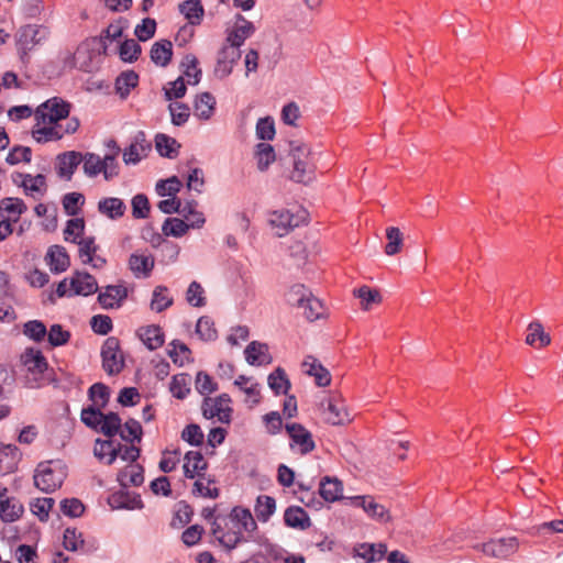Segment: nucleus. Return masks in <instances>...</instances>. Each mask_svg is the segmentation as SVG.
<instances>
[{"label":"nucleus","mask_w":563,"mask_h":563,"mask_svg":"<svg viewBox=\"0 0 563 563\" xmlns=\"http://www.w3.org/2000/svg\"><path fill=\"white\" fill-rule=\"evenodd\" d=\"M257 529V523L250 509L235 506L228 515L219 514L212 522L210 534L227 551L231 552Z\"/></svg>","instance_id":"1"},{"label":"nucleus","mask_w":563,"mask_h":563,"mask_svg":"<svg viewBox=\"0 0 563 563\" xmlns=\"http://www.w3.org/2000/svg\"><path fill=\"white\" fill-rule=\"evenodd\" d=\"M290 156L292 170L290 179L307 185L314 180L317 169V153L312 152L307 144H290Z\"/></svg>","instance_id":"2"},{"label":"nucleus","mask_w":563,"mask_h":563,"mask_svg":"<svg viewBox=\"0 0 563 563\" xmlns=\"http://www.w3.org/2000/svg\"><path fill=\"white\" fill-rule=\"evenodd\" d=\"M70 108L71 104L59 97H53L46 100L35 110L34 115L37 125L56 124L58 121L67 119Z\"/></svg>","instance_id":"3"},{"label":"nucleus","mask_w":563,"mask_h":563,"mask_svg":"<svg viewBox=\"0 0 563 563\" xmlns=\"http://www.w3.org/2000/svg\"><path fill=\"white\" fill-rule=\"evenodd\" d=\"M102 367L109 375L119 374L124 366L123 355L120 350V341L115 336H109L101 347Z\"/></svg>","instance_id":"4"},{"label":"nucleus","mask_w":563,"mask_h":563,"mask_svg":"<svg viewBox=\"0 0 563 563\" xmlns=\"http://www.w3.org/2000/svg\"><path fill=\"white\" fill-rule=\"evenodd\" d=\"M65 474L62 470H54L51 463H41L34 475V484L38 489L52 493L62 486Z\"/></svg>","instance_id":"5"},{"label":"nucleus","mask_w":563,"mask_h":563,"mask_svg":"<svg viewBox=\"0 0 563 563\" xmlns=\"http://www.w3.org/2000/svg\"><path fill=\"white\" fill-rule=\"evenodd\" d=\"M519 542L517 538L493 539L481 545L482 552L490 558L507 559L518 550Z\"/></svg>","instance_id":"6"},{"label":"nucleus","mask_w":563,"mask_h":563,"mask_svg":"<svg viewBox=\"0 0 563 563\" xmlns=\"http://www.w3.org/2000/svg\"><path fill=\"white\" fill-rule=\"evenodd\" d=\"M285 429L291 440L290 446H299V452L306 455L316 449L311 432L300 423H287Z\"/></svg>","instance_id":"7"},{"label":"nucleus","mask_w":563,"mask_h":563,"mask_svg":"<svg viewBox=\"0 0 563 563\" xmlns=\"http://www.w3.org/2000/svg\"><path fill=\"white\" fill-rule=\"evenodd\" d=\"M70 296H89L98 290L96 278L87 273L76 271L69 279Z\"/></svg>","instance_id":"8"},{"label":"nucleus","mask_w":563,"mask_h":563,"mask_svg":"<svg viewBox=\"0 0 563 563\" xmlns=\"http://www.w3.org/2000/svg\"><path fill=\"white\" fill-rule=\"evenodd\" d=\"M152 144L146 141V135L143 131H139L133 142L123 151V161L126 165L137 164L142 157H145L151 151Z\"/></svg>","instance_id":"9"},{"label":"nucleus","mask_w":563,"mask_h":563,"mask_svg":"<svg viewBox=\"0 0 563 563\" xmlns=\"http://www.w3.org/2000/svg\"><path fill=\"white\" fill-rule=\"evenodd\" d=\"M322 415L325 422L332 426H341L350 421L349 412L335 398L329 397L321 402Z\"/></svg>","instance_id":"10"},{"label":"nucleus","mask_w":563,"mask_h":563,"mask_svg":"<svg viewBox=\"0 0 563 563\" xmlns=\"http://www.w3.org/2000/svg\"><path fill=\"white\" fill-rule=\"evenodd\" d=\"M129 290L124 285H108L98 295V302L103 309L120 308L128 298Z\"/></svg>","instance_id":"11"},{"label":"nucleus","mask_w":563,"mask_h":563,"mask_svg":"<svg viewBox=\"0 0 563 563\" xmlns=\"http://www.w3.org/2000/svg\"><path fill=\"white\" fill-rule=\"evenodd\" d=\"M82 162V154L77 151H68L57 155L56 172L60 178L70 180L75 170Z\"/></svg>","instance_id":"12"},{"label":"nucleus","mask_w":563,"mask_h":563,"mask_svg":"<svg viewBox=\"0 0 563 563\" xmlns=\"http://www.w3.org/2000/svg\"><path fill=\"white\" fill-rule=\"evenodd\" d=\"M8 489L0 487V518L3 522H14L21 518L24 508L14 497L7 496Z\"/></svg>","instance_id":"13"},{"label":"nucleus","mask_w":563,"mask_h":563,"mask_svg":"<svg viewBox=\"0 0 563 563\" xmlns=\"http://www.w3.org/2000/svg\"><path fill=\"white\" fill-rule=\"evenodd\" d=\"M109 505L114 509H141L143 501L136 493H131L126 488L114 492L109 497Z\"/></svg>","instance_id":"14"},{"label":"nucleus","mask_w":563,"mask_h":563,"mask_svg":"<svg viewBox=\"0 0 563 563\" xmlns=\"http://www.w3.org/2000/svg\"><path fill=\"white\" fill-rule=\"evenodd\" d=\"M255 32L254 24L246 20L242 14H236V22L232 31L227 36V43L241 47L246 38Z\"/></svg>","instance_id":"15"},{"label":"nucleus","mask_w":563,"mask_h":563,"mask_svg":"<svg viewBox=\"0 0 563 563\" xmlns=\"http://www.w3.org/2000/svg\"><path fill=\"white\" fill-rule=\"evenodd\" d=\"M201 411L206 419L217 417L221 423H230L233 409L230 406L218 405L216 398L205 397L201 405Z\"/></svg>","instance_id":"16"},{"label":"nucleus","mask_w":563,"mask_h":563,"mask_svg":"<svg viewBox=\"0 0 563 563\" xmlns=\"http://www.w3.org/2000/svg\"><path fill=\"white\" fill-rule=\"evenodd\" d=\"M246 362L252 366L268 365L273 357L268 352V345L258 341H252L244 351Z\"/></svg>","instance_id":"17"},{"label":"nucleus","mask_w":563,"mask_h":563,"mask_svg":"<svg viewBox=\"0 0 563 563\" xmlns=\"http://www.w3.org/2000/svg\"><path fill=\"white\" fill-rule=\"evenodd\" d=\"M136 335L150 351L159 349L165 342L164 332L157 324L140 327Z\"/></svg>","instance_id":"18"},{"label":"nucleus","mask_w":563,"mask_h":563,"mask_svg":"<svg viewBox=\"0 0 563 563\" xmlns=\"http://www.w3.org/2000/svg\"><path fill=\"white\" fill-rule=\"evenodd\" d=\"M303 371L307 375L314 378V383L319 387H327L331 384L330 372L313 356L309 355L302 363Z\"/></svg>","instance_id":"19"},{"label":"nucleus","mask_w":563,"mask_h":563,"mask_svg":"<svg viewBox=\"0 0 563 563\" xmlns=\"http://www.w3.org/2000/svg\"><path fill=\"white\" fill-rule=\"evenodd\" d=\"M21 459V452L16 445H0V476L13 473Z\"/></svg>","instance_id":"20"},{"label":"nucleus","mask_w":563,"mask_h":563,"mask_svg":"<svg viewBox=\"0 0 563 563\" xmlns=\"http://www.w3.org/2000/svg\"><path fill=\"white\" fill-rule=\"evenodd\" d=\"M184 475L186 478H195L196 476L202 478L203 471L207 470L208 463L205 461L203 455L199 451H188L185 454Z\"/></svg>","instance_id":"21"},{"label":"nucleus","mask_w":563,"mask_h":563,"mask_svg":"<svg viewBox=\"0 0 563 563\" xmlns=\"http://www.w3.org/2000/svg\"><path fill=\"white\" fill-rule=\"evenodd\" d=\"M23 364L26 366L27 372L35 376H41L47 368L48 363L40 350L29 347L22 355ZM37 377H35V380Z\"/></svg>","instance_id":"22"},{"label":"nucleus","mask_w":563,"mask_h":563,"mask_svg":"<svg viewBox=\"0 0 563 563\" xmlns=\"http://www.w3.org/2000/svg\"><path fill=\"white\" fill-rule=\"evenodd\" d=\"M38 32L40 30L32 25L21 29L18 40V49L23 63L27 62L29 52L40 42V38H37Z\"/></svg>","instance_id":"23"},{"label":"nucleus","mask_w":563,"mask_h":563,"mask_svg":"<svg viewBox=\"0 0 563 563\" xmlns=\"http://www.w3.org/2000/svg\"><path fill=\"white\" fill-rule=\"evenodd\" d=\"M129 268L136 278H146L154 268V257L141 253H132L129 258Z\"/></svg>","instance_id":"24"},{"label":"nucleus","mask_w":563,"mask_h":563,"mask_svg":"<svg viewBox=\"0 0 563 563\" xmlns=\"http://www.w3.org/2000/svg\"><path fill=\"white\" fill-rule=\"evenodd\" d=\"M284 521L287 527L306 530L311 526L307 511L299 506H290L284 512Z\"/></svg>","instance_id":"25"},{"label":"nucleus","mask_w":563,"mask_h":563,"mask_svg":"<svg viewBox=\"0 0 563 563\" xmlns=\"http://www.w3.org/2000/svg\"><path fill=\"white\" fill-rule=\"evenodd\" d=\"M46 260L48 261L51 271L54 273H63L70 265L69 255L67 254L66 249L62 245L51 246L47 251Z\"/></svg>","instance_id":"26"},{"label":"nucleus","mask_w":563,"mask_h":563,"mask_svg":"<svg viewBox=\"0 0 563 563\" xmlns=\"http://www.w3.org/2000/svg\"><path fill=\"white\" fill-rule=\"evenodd\" d=\"M343 486L341 481L335 477L324 476L320 481L319 494L328 503L341 499Z\"/></svg>","instance_id":"27"},{"label":"nucleus","mask_w":563,"mask_h":563,"mask_svg":"<svg viewBox=\"0 0 563 563\" xmlns=\"http://www.w3.org/2000/svg\"><path fill=\"white\" fill-rule=\"evenodd\" d=\"M269 222L273 227L279 229L277 232L279 236L285 235L289 229H294L299 225V220L288 210L274 211L271 214Z\"/></svg>","instance_id":"28"},{"label":"nucleus","mask_w":563,"mask_h":563,"mask_svg":"<svg viewBox=\"0 0 563 563\" xmlns=\"http://www.w3.org/2000/svg\"><path fill=\"white\" fill-rule=\"evenodd\" d=\"M126 207L122 199L115 197L103 198L98 202V211L109 219L117 220L124 216Z\"/></svg>","instance_id":"29"},{"label":"nucleus","mask_w":563,"mask_h":563,"mask_svg":"<svg viewBox=\"0 0 563 563\" xmlns=\"http://www.w3.org/2000/svg\"><path fill=\"white\" fill-rule=\"evenodd\" d=\"M121 451H122V444L115 443L111 439H108V440L97 439L96 440L95 455L100 460L108 456L109 457L107 461L108 465H111L114 463V461L117 460V457L119 456V453H121Z\"/></svg>","instance_id":"30"},{"label":"nucleus","mask_w":563,"mask_h":563,"mask_svg":"<svg viewBox=\"0 0 563 563\" xmlns=\"http://www.w3.org/2000/svg\"><path fill=\"white\" fill-rule=\"evenodd\" d=\"M173 56V44L168 40L155 42L151 48V59L154 64L165 67Z\"/></svg>","instance_id":"31"},{"label":"nucleus","mask_w":563,"mask_h":563,"mask_svg":"<svg viewBox=\"0 0 563 563\" xmlns=\"http://www.w3.org/2000/svg\"><path fill=\"white\" fill-rule=\"evenodd\" d=\"M178 9L191 25H199L205 15V9L200 0L183 1Z\"/></svg>","instance_id":"32"},{"label":"nucleus","mask_w":563,"mask_h":563,"mask_svg":"<svg viewBox=\"0 0 563 563\" xmlns=\"http://www.w3.org/2000/svg\"><path fill=\"white\" fill-rule=\"evenodd\" d=\"M354 551L356 556L362 558L366 563H372L380 561L384 558L387 548L383 543H379L378 545L374 543H362L357 545Z\"/></svg>","instance_id":"33"},{"label":"nucleus","mask_w":563,"mask_h":563,"mask_svg":"<svg viewBox=\"0 0 563 563\" xmlns=\"http://www.w3.org/2000/svg\"><path fill=\"white\" fill-rule=\"evenodd\" d=\"M118 481L124 488L129 485L140 486L144 482V468L140 464L131 465L119 472Z\"/></svg>","instance_id":"34"},{"label":"nucleus","mask_w":563,"mask_h":563,"mask_svg":"<svg viewBox=\"0 0 563 563\" xmlns=\"http://www.w3.org/2000/svg\"><path fill=\"white\" fill-rule=\"evenodd\" d=\"M216 99L210 92H202L197 96L194 104L195 115L202 120L211 118L214 111Z\"/></svg>","instance_id":"35"},{"label":"nucleus","mask_w":563,"mask_h":563,"mask_svg":"<svg viewBox=\"0 0 563 563\" xmlns=\"http://www.w3.org/2000/svg\"><path fill=\"white\" fill-rule=\"evenodd\" d=\"M137 84L139 75L134 70L123 71L115 79V91L122 99H125Z\"/></svg>","instance_id":"36"},{"label":"nucleus","mask_w":563,"mask_h":563,"mask_svg":"<svg viewBox=\"0 0 563 563\" xmlns=\"http://www.w3.org/2000/svg\"><path fill=\"white\" fill-rule=\"evenodd\" d=\"M526 343L532 346L543 347L551 343V338L544 332L543 325L539 321H533L528 325Z\"/></svg>","instance_id":"37"},{"label":"nucleus","mask_w":563,"mask_h":563,"mask_svg":"<svg viewBox=\"0 0 563 563\" xmlns=\"http://www.w3.org/2000/svg\"><path fill=\"white\" fill-rule=\"evenodd\" d=\"M155 147L161 156L175 158L178 155L180 144L174 137L158 133L155 136Z\"/></svg>","instance_id":"38"},{"label":"nucleus","mask_w":563,"mask_h":563,"mask_svg":"<svg viewBox=\"0 0 563 563\" xmlns=\"http://www.w3.org/2000/svg\"><path fill=\"white\" fill-rule=\"evenodd\" d=\"M122 429L121 418L117 412H108L103 415V418L98 427V432L111 439L112 437L120 434Z\"/></svg>","instance_id":"39"},{"label":"nucleus","mask_w":563,"mask_h":563,"mask_svg":"<svg viewBox=\"0 0 563 563\" xmlns=\"http://www.w3.org/2000/svg\"><path fill=\"white\" fill-rule=\"evenodd\" d=\"M26 210V205L20 198L7 197L0 200V216L3 217V213L12 214L13 222H16Z\"/></svg>","instance_id":"40"},{"label":"nucleus","mask_w":563,"mask_h":563,"mask_svg":"<svg viewBox=\"0 0 563 563\" xmlns=\"http://www.w3.org/2000/svg\"><path fill=\"white\" fill-rule=\"evenodd\" d=\"M197 202L195 200L187 201L186 203L181 205L179 214L183 216V218L191 225L192 229H199L201 228L206 219L203 217V213L198 211Z\"/></svg>","instance_id":"41"},{"label":"nucleus","mask_w":563,"mask_h":563,"mask_svg":"<svg viewBox=\"0 0 563 563\" xmlns=\"http://www.w3.org/2000/svg\"><path fill=\"white\" fill-rule=\"evenodd\" d=\"M267 383L275 395H286L291 386L286 372L282 367H277L268 375Z\"/></svg>","instance_id":"42"},{"label":"nucleus","mask_w":563,"mask_h":563,"mask_svg":"<svg viewBox=\"0 0 563 563\" xmlns=\"http://www.w3.org/2000/svg\"><path fill=\"white\" fill-rule=\"evenodd\" d=\"M191 377L187 373L174 375L169 385V390L177 399H185L190 393Z\"/></svg>","instance_id":"43"},{"label":"nucleus","mask_w":563,"mask_h":563,"mask_svg":"<svg viewBox=\"0 0 563 563\" xmlns=\"http://www.w3.org/2000/svg\"><path fill=\"white\" fill-rule=\"evenodd\" d=\"M191 225L185 220L179 218H167L162 227L163 234L166 236L180 238L185 235Z\"/></svg>","instance_id":"44"},{"label":"nucleus","mask_w":563,"mask_h":563,"mask_svg":"<svg viewBox=\"0 0 563 563\" xmlns=\"http://www.w3.org/2000/svg\"><path fill=\"white\" fill-rule=\"evenodd\" d=\"M276 510V500L274 497L261 495L256 499L255 514L260 521L266 522Z\"/></svg>","instance_id":"45"},{"label":"nucleus","mask_w":563,"mask_h":563,"mask_svg":"<svg viewBox=\"0 0 563 563\" xmlns=\"http://www.w3.org/2000/svg\"><path fill=\"white\" fill-rule=\"evenodd\" d=\"M168 356L174 364L183 366L185 362H190L191 350L181 341L174 340L169 344Z\"/></svg>","instance_id":"46"},{"label":"nucleus","mask_w":563,"mask_h":563,"mask_svg":"<svg viewBox=\"0 0 563 563\" xmlns=\"http://www.w3.org/2000/svg\"><path fill=\"white\" fill-rule=\"evenodd\" d=\"M88 396L92 405L104 409L110 399V389L103 383H95L90 386Z\"/></svg>","instance_id":"47"},{"label":"nucleus","mask_w":563,"mask_h":563,"mask_svg":"<svg viewBox=\"0 0 563 563\" xmlns=\"http://www.w3.org/2000/svg\"><path fill=\"white\" fill-rule=\"evenodd\" d=\"M141 53V45L133 38L123 41L119 46V56L124 63L137 60Z\"/></svg>","instance_id":"48"},{"label":"nucleus","mask_w":563,"mask_h":563,"mask_svg":"<svg viewBox=\"0 0 563 563\" xmlns=\"http://www.w3.org/2000/svg\"><path fill=\"white\" fill-rule=\"evenodd\" d=\"M300 309H302V314L308 321H316L323 314V305L312 292Z\"/></svg>","instance_id":"49"},{"label":"nucleus","mask_w":563,"mask_h":563,"mask_svg":"<svg viewBox=\"0 0 563 563\" xmlns=\"http://www.w3.org/2000/svg\"><path fill=\"white\" fill-rule=\"evenodd\" d=\"M167 287L156 286L153 290V297L151 300V309L156 312H162L173 305V298L167 296Z\"/></svg>","instance_id":"50"},{"label":"nucleus","mask_w":563,"mask_h":563,"mask_svg":"<svg viewBox=\"0 0 563 563\" xmlns=\"http://www.w3.org/2000/svg\"><path fill=\"white\" fill-rule=\"evenodd\" d=\"M103 415L102 408L90 405L81 410L80 419L88 428L97 431Z\"/></svg>","instance_id":"51"},{"label":"nucleus","mask_w":563,"mask_h":563,"mask_svg":"<svg viewBox=\"0 0 563 563\" xmlns=\"http://www.w3.org/2000/svg\"><path fill=\"white\" fill-rule=\"evenodd\" d=\"M255 155L257 157V167L260 170H266L275 161L274 147L268 143H258L256 145Z\"/></svg>","instance_id":"52"},{"label":"nucleus","mask_w":563,"mask_h":563,"mask_svg":"<svg viewBox=\"0 0 563 563\" xmlns=\"http://www.w3.org/2000/svg\"><path fill=\"white\" fill-rule=\"evenodd\" d=\"M143 435V429L141 423L130 418L125 421L123 426V430L121 429L120 437L122 440L126 442H141Z\"/></svg>","instance_id":"53"},{"label":"nucleus","mask_w":563,"mask_h":563,"mask_svg":"<svg viewBox=\"0 0 563 563\" xmlns=\"http://www.w3.org/2000/svg\"><path fill=\"white\" fill-rule=\"evenodd\" d=\"M82 169L88 177H96L104 169L101 157L95 153L82 154Z\"/></svg>","instance_id":"54"},{"label":"nucleus","mask_w":563,"mask_h":563,"mask_svg":"<svg viewBox=\"0 0 563 563\" xmlns=\"http://www.w3.org/2000/svg\"><path fill=\"white\" fill-rule=\"evenodd\" d=\"M311 291L302 284L292 285L286 292V300L289 305L300 308Z\"/></svg>","instance_id":"55"},{"label":"nucleus","mask_w":563,"mask_h":563,"mask_svg":"<svg viewBox=\"0 0 563 563\" xmlns=\"http://www.w3.org/2000/svg\"><path fill=\"white\" fill-rule=\"evenodd\" d=\"M55 505V500L51 497L36 498L30 504L31 511L40 519V521H46L48 519V514L53 506Z\"/></svg>","instance_id":"56"},{"label":"nucleus","mask_w":563,"mask_h":563,"mask_svg":"<svg viewBox=\"0 0 563 563\" xmlns=\"http://www.w3.org/2000/svg\"><path fill=\"white\" fill-rule=\"evenodd\" d=\"M23 334L34 342H42L47 334V330L42 321L31 320L24 323Z\"/></svg>","instance_id":"57"},{"label":"nucleus","mask_w":563,"mask_h":563,"mask_svg":"<svg viewBox=\"0 0 563 563\" xmlns=\"http://www.w3.org/2000/svg\"><path fill=\"white\" fill-rule=\"evenodd\" d=\"M33 137L38 142H48L60 140L64 135L56 126H41L35 124L32 131Z\"/></svg>","instance_id":"58"},{"label":"nucleus","mask_w":563,"mask_h":563,"mask_svg":"<svg viewBox=\"0 0 563 563\" xmlns=\"http://www.w3.org/2000/svg\"><path fill=\"white\" fill-rule=\"evenodd\" d=\"M196 333L203 341H213L218 336L213 321L207 316L199 318L196 324Z\"/></svg>","instance_id":"59"},{"label":"nucleus","mask_w":563,"mask_h":563,"mask_svg":"<svg viewBox=\"0 0 563 563\" xmlns=\"http://www.w3.org/2000/svg\"><path fill=\"white\" fill-rule=\"evenodd\" d=\"M63 208L68 216H77L80 211V206L85 203V197L79 192H69L63 197Z\"/></svg>","instance_id":"60"},{"label":"nucleus","mask_w":563,"mask_h":563,"mask_svg":"<svg viewBox=\"0 0 563 563\" xmlns=\"http://www.w3.org/2000/svg\"><path fill=\"white\" fill-rule=\"evenodd\" d=\"M354 295L361 299V305L364 310H369L372 303L382 301L379 291L367 286H362L354 290Z\"/></svg>","instance_id":"61"},{"label":"nucleus","mask_w":563,"mask_h":563,"mask_svg":"<svg viewBox=\"0 0 563 563\" xmlns=\"http://www.w3.org/2000/svg\"><path fill=\"white\" fill-rule=\"evenodd\" d=\"M353 503L373 518H380L384 515V506L376 504L372 497L357 496L354 497Z\"/></svg>","instance_id":"62"},{"label":"nucleus","mask_w":563,"mask_h":563,"mask_svg":"<svg viewBox=\"0 0 563 563\" xmlns=\"http://www.w3.org/2000/svg\"><path fill=\"white\" fill-rule=\"evenodd\" d=\"M353 503L373 518H380L384 515V506L376 504L372 497L357 496L354 497Z\"/></svg>","instance_id":"63"},{"label":"nucleus","mask_w":563,"mask_h":563,"mask_svg":"<svg viewBox=\"0 0 563 563\" xmlns=\"http://www.w3.org/2000/svg\"><path fill=\"white\" fill-rule=\"evenodd\" d=\"M85 230V220L82 218H74L67 221L64 230V238L67 242H77Z\"/></svg>","instance_id":"64"}]
</instances>
